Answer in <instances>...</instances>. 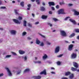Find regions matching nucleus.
<instances>
[{
    "label": "nucleus",
    "mask_w": 79,
    "mask_h": 79,
    "mask_svg": "<svg viewBox=\"0 0 79 79\" xmlns=\"http://www.w3.org/2000/svg\"><path fill=\"white\" fill-rule=\"evenodd\" d=\"M24 2H21L20 3V5H21V6H24Z\"/></svg>",
    "instance_id": "7c9ffc66"
},
{
    "label": "nucleus",
    "mask_w": 79,
    "mask_h": 79,
    "mask_svg": "<svg viewBox=\"0 0 79 79\" xmlns=\"http://www.w3.org/2000/svg\"><path fill=\"white\" fill-rule=\"evenodd\" d=\"M10 33L11 35H15L16 34V31L15 30H11L10 31Z\"/></svg>",
    "instance_id": "39448f33"
},
{
    "label": "nucleus",
    "mask_w": 79,
    "mask_h": 79,
    "mask_svg": "<svg viewBox=\"0 0 79 79\" xmlns=\"http://www.w3.org/2000/svg\"><path fill=\"white\" fill-rule=\"evenodd\" d=\"M12 54H13V55H17V54H16V53H15V52H12Z\"/></svg>",
    "instance_id": "49530a36"
},
{
    "label": "nucleus",
    "mask_w": 79,
    "mask_h": 79,
    "mask_svg": "<svg viewBox=\"0 0 79 79\" xmlns=\"http://www.w3.org/2000/svg\"><path fill=\"white\" fill-rule=\"evenodd\" d=\"M32 16L33 17H34L35 15H34V14H32Z\"/></svg>",
    "instance_id": "0e129e2a"
},
{
    "label": "nucleus",
    "mask_w": 79,
    "mask_h": 79,
    "mask_svg": "<svg viewBox=\"0 0 79 79\" xmlns=\"http://www.w3.org/2000/svg\"><path fill=\"white\" fill-rule=\"evenodd\" d=\"M47 55L46 54H44V56H43V60H45V59L47 58Z\"/></svg>",
    "instance_id": "f3484780"
},
{
    "label": "nucleus",
    "mask_w": 79,
    "mask_h": 79,
    "mask_svg": "<svg viewBox=\"0 0 79 79\" xmlns=\"http://www.w3.org/2000/svg\"><path fill=\"white\" fill-rule=\"evenodd\" d=\"M39 34L40 35V36H41V37H42L43 38H45L46 37L45 36L42 35V34L41 33H39Z\"/></svg>",
    "instance_id": "cd10ccee"
},
{
    "label": "nucleus",
    "mask_w": 79,
    "mask_h": 79,
    "mask_svg": "<svg viewBox=\"0 0 79 79\" xmlns=\"http://www.w3.org/2000/svg\"><path fill=\"white\" fill-rule=\"evenodd\" d=\"M57 65H60L61 63L60 62H57Z\"/></svg>",
    "instance_id": "37998d69"
},
{
    "label": "nucleus",
    "mask_w": 79,
    "mask_h": 79,
    "mask_svg": "<svg viewBox=\"0 0 79 79\" xmlns=\"http://www.w3.org/2000/svg\"><path fill=\"white\" fill-rule=\"evenodd\" d=\"M51 69L52 70H54V69H55V68H54V67H51Z\"/></svg>",
    "instance_id": "bf43d9fd"
},
{
    "label": "nucleus",
    "mask_w": 79,
    "mask_h": 79,
    "mask_svg": "<svg viewBox=\"0 0 79 79\" xmlns=\"http://www.w3.org/2000/svg\"><path fill=\"white\" fill-rule=\"evenodd\" d=\"M40 10L41 11H45V9L44 7H40Z\"/></svg>",
    "instance_id": "c85d7f7f"
},
{
    "label": "nucleus",
    "mask_w": 79,
    "mask_h": 79,
    "mask_svg": "<svg viewBox=\"0 0 79 79\" xmlns=\"http://www.w3.org/2000/svg\"><path fill=\"white\" fill-rule=\"evenodd\" d=\"M14 11H15V15H16V16H18V15H20V14L18 12H17L18 10H16V9L14 10Z\"/></svg>",
    "instance_id": "dca6fc26"
},
{
    "label": "nucleus",
    "mask_w": 79,
    "mask_h": 79,
    "mask_svg": "<svg viewBox=\"0 0 79 79\" xmlns=\"http://www.w3.org/2000/svg\"><path fill=\"white\" fill-rule=\"evenodd\" d=\"M4 74L3 73H0V77H2V76H3Z\"/></svg>",
    "instance_id": "3c124183"
},
{
    "label": "nucleus",
    "mask_w": 79,
    "mask_h": 79,
    "mask_svg": "<svg viewBox=\"0 0 79 79\" xmlns=\"http://www.w3.org/2000/svg\"><path fill=\"white\" fill-rule=\"evenodd\" d=\"M61 79H68V78L65 77H63L61 78Z\"/></svg>",
    "instance_id": "5fc2aeb1"
},
{
    "label": "nucleus",
    "mask_w": 79,
    "mask_h": 79,
    "mask_svg": "<svg viewBox=\"0 0 79 79\" xmlns=\"http://www.w3.org/2000/svg\"><path fill=\"white\" fill-rule=\"evenodd\" d=\"M60 34L62 36L66 37V33L64 31L61 30L60 31Z\"/></svg>",
    "instance_id": "7ed1b4c3"
},
{
    "label": "nucleus",
    "mask_w": 79,
    "mask_h": 79,
    "mask_svg": "<svg viewBox=\"0 0 79 79\" xmlns=\"http://www.w3.org/2000/svg\"><path fill=\"white\" fill-rule=\"evenodd\" d=\"M46 70L44 69L43 71L40 73V74H44V75H47Z\"/></svg>",
    "instance_id": "1a4fd4ad"
},
{
    "label": "nucleus",
    "mask_w": 79,
    "mask_h": 79,
    "mask_svg": "<svg viewBox=\"0 0 79 79\" xmlns=\"http://www.w3.org/2000/svg\"><path fill=\"white\" fill-rule=\"evenodd\" d=\"M40 41L38 39H37L36 40V44L39 45L40 44Z\"/></svg>",
    "instance_id": "a211bd4d"
},
{
    "label": "nucleus",
    "mask_w": 79,
    "mask_h": 79,
    "mask_svg": "<svg viewBox=\"0 0 79 79\" xmlns=\"http://www.w3.org/2000/svg\"><path fill=\"white\" fill-rule=\"evenodd\" d=\"M48 25H49V26H50V27H52V24L50 23H48Z\"/></svg>",
    "instance_id": "c03bdc74"
},
{
    "label": "nucleus",
    "mask_w": 79,
    "mask_h": 79,
    "mask_svg": "<svg viewBox=\"0 0 79 79\" xmlns=\"http://www.w3.org/2000/svg\"><path fill=\"white\" fill-rule=\"evenodd\" d=\"M24 59L25 61H26L27 60V57H26V56H25Z\"/></svg>",
    "instance_id": "79ce46f5"
},
{
    "label": "nucleus",
    "mask_w": 79,
    "mask_h": 79,
    "mask_svg": "<svg viewBox=\"0 0 79 79\" xmlns=\"http://www.w3.org/2000/svg\"><path fill=\"white\" fill-rule=\"evenodd\" d=\"M70 18V17H67L65 18L64 20H65V21H66V20H67V19H68L69 18Z\"/></svg>",
    "instance_id": "a19ab883"
},
{
    "label": "nucleus",
    "mask_w": 79,
    "mask_h": 79,
    "mask_svg": "<svg viewBox=\"0 0 79 79\" xmlns=\"http://www.w3.org/2000/svg\"><path fill=\"white\" fill-rule=\"evenodd\" d=\"M49 13L50 15H52V13H53L52 12V11H49Z\"/></svg>",
    "instance_id": "de8ad7c7"
},
{
    "label": "nucleus",
    "mask_w": 79,
    "mask_h": 79,
    "mask_svg": "<svg viewBox=\"0 0 79 79\" xmlns=\"http://www.w3.org/2000/svg\"><path fill=\"white\" fill-rule=\"evenodd\" d=\"M60 5H64V4H65V3H64V2H60Z\"/></svg>",
    "instance_id": "c9c22d12"
},
{
    "label": "nucleus",
    "mask_w": 79,
    "mask_h": 79,
    "mask_svg": "<svg viewBox=\"0 0 79 79\" xmlns=\"http://www.w3.org/2000/svg\"><path fill=\"white\" fill-rule=\"evenodd\" d=\"M73 45L70 44L69 46L68 50L69 51H72L73 50Z\"/></svg>",
    "instance_id": "9d476101"
},
{
    "label": "nucleus",
    "mask_w": 79,
    "mask_h": 79,
    "mask_svg": "<svg viewBox=\"0 0 79 79\" xmlns=\"http://www.w3.org/2000/svg\"><path fill=\"white\" fill-rule=\"evenodd\" d=\"M39 22H36L35 23V24L37 25V24H39Z\"/></svg>",
    "instance_id": "6e6d98bb"
},
{
    "label": "nucleus",
    "mask_w": 79,
    "mask_h": 79,
    "mask_svg": "<svg viewBox=\"0 0 79 79\" xmlns=\"http://www.w3.org/2000/svg\"><path fill=\"white\" fill-rule=\"evenodd\" d=\"M48 3L49 6H54V5H55V3H54L53 2H49Z\"/></svg>",
    "instance_id": "f8f14e48"
},
{
    "label": "nucleus",
    "mask_w": 79,
    "mask_h": 79,
    "mask_svg": "<svg viewBox=\"0 0 79 79\" xmlns=\"http://www.w3.org/2000/svg\"><path fill=\"white\" fill-rule=\"evenodd\" d=\"M1 9H6V7L5 6H2L0 7Z\"/></svg>",
    "instance_id": "ea45409f"
},
{
    "label": "nucleus",
    "mask_w": 79,
    "mask_h": 79,
    "mask_svg": "<svg viewBox=\"0 0 79 79\" xmlns=\"http://www.w3.org/2000/svg\"><path fill=\"white\" fill-rule=\"evenodd\" d=\"M56 8L57 9H58V8H59V5H57L56 6Z\"/></svg>",
    "instance_id": "a18cd8bd"
},
{
    "label": "nucleus",
    "mask_w": 79,
    "mask_h": 79,
    "mask_svg": "<svg viewBox=\"0 0 79 79\" xmlns=\"http://www.w3.org/2000/svg\"><path fill=\"white\" fill-rule=\"evenodd\" d=\"M73 77H74V74H71L69 76V78L70 79H73Z\"/></svg>",
    "instance_id": "aec40b11"
},
{
    "label": "nucleus",
    "mask_w": 79,
    "mask_h": 79,
    "mask_svg": "<svg viewBox=\"0 0 79 79\" xmlns=\"http://www.w3.org/2000/svg\"><path fill=\"white\" fill-rule=\"evenodd\" d=\"M53 20H54V21H56L58 20V19H57L55 18L53 19Z\"/></svg>",
    "instance_id": "603ef678"
},
{
    "label": "nucleus",
    "mask_w": 79,
    "mask_h": 79,
    "mask_svg": "<svg viewBox=\"0 0 79 79\" xmlns=\"http://www.w3.org/2000/svg\"><path fill=\"white\" fill-rule=\"evenodd\" d=\"M51 9H52V10H55V8L53 7H52Z\"/></svg>",
    "instance_id": "4d7b16f0"
},
{
    "label": "nucleus",
    "mask_w": 79,
    "mask_h": 79,
    "mask_svg": "<svg viewBox=\"0 0 79 79\" xmlns=\"http://www.w3.org/2000/svg\"><path fill=\"white\" fill-rule=\"evenodd\" d=\"M40 46L41 47H43V46H44V43L43 42H41L40 44Z\"/></svg>",
    "instance_id": "2f4dec72"
},
{
    "label": "nucleus",
    "mask_w": 79,
    "mask_h": 79,
    "mask_svg": "<svg viewBox=\"0 0 79 79\" xmlns=\"http://www.w3.org/2000/svg\"><path fill=\"white\" fill-rule=\"evenodd\" d=\"M29 71H30V69H27L24 71L23 73H26L27 72H29Z\"/></svg>",
    "instance_id": "bb28decb"
},
{
    "label": "nucleus",
    "mask_w": 79,
    "mask_h": 79,
    "mask_svg": "<svg viewBox=\"0 0 79 79\" xmlns=\"http://www.w3.org/2000/svg\"><path fill=\"white\" fill-rule=\"evenodd\" d=\"M5 69L7 72V74L8 76H12V73H11V70L9 69V68H5Z\"/></svg>",
    "instance_id": "f257e3e1"
},
{
    "label": "nucleus",
    "mask_w": 79,
    "mask_h": 79,
    "mask_svg": "<svg viewBox=\"0 0 79 79\" xmlns=\"http://www.w3.org/2000/svg\"><path fill=\"white\" fill-rule=\"evenodd\" d=\"M42 77L41 76H34L32 77V78L35 79H41Z\"/></svg>",
    "instance_id": "6e6552de"
},
{
    "label": "nucleus",
    "mask_w": 79,
    "mask_h": 79,
    "mask_svg": "<svg viewBox=\"0 0 79 79\" xmlns=\"http://www.w3.org/2000/svg\"><path fill=\"white\" fill-rule=\"evenodd\" d=\"M34 63H38V64H41L42 62L40 61H34Z\"/></svg>",
    "instance_id": "412c9836"
},
{
    "label": "nucleus",
    "mask_w": 79,
    "mask_h": 79,
    "mask_svg": "<svg viewBox=\"0 0 79 79\" xmlns=\"http://www.w3.org/2000/svg\"><path fill=\"white\" fill-rule=\"evenodd\" d=\"M76 71H77V72H79V69L77 70V69Z\"/></svg>",
    "instance_id": "774afa93"
},
{
    "label": "nucleus",
    "mask_w": 79,
    "mask_h": 79,
    "mask_svg": "<svg viewBox=\"0 0 79 79\" xmlns=\"http://www.w3.org/2000/svg\"><path fill=\"white\" fill-rule=\"evenodd\" d=\"M31 2H34V1H35V0H31ZM41 0H36V2L37 3V4H38V5H39V4H40V2H41Z\"/></svg>",
    "instance_id": "ddd939ff"
},
{
    "label": "nucleus",
    "mask_w": 79,
    "mask_h": 79,
    "mask_svg": "<svg viewBox=\"0 0 79 79\" xmlns=\"http://www.w3.org/2000/svg\"><path fill=\"white\" fill-rule=\"evenodd\" d=\"M12 21H13L14 22V23H15L16 24H19L21 23V21H19L18 20L15 19H13Z\"/></svg>",
    "instance_id": "20e7f679"
},
{
    "label": "nucleus",
    "mask_w": 79,
    "mask_h": 79,
    "mask_svg": "<svg viewBox=\"0 0 79 79\" xmlns=\"http://www.w3.org/2000/svg\"><path fill=\"white\" fill-rule=\"evenodd\" d=\"M76 56H77V54L76 53H73L71 55V58L73 59L76 58Z\"/></svg>",
    "instance_id": "423d86ee"
},
{
    "label": "nucleus",
    "mask_w": 79,
    "mask_h": 79,
    "mask_svg": "<svg viewBox=\"0 0 79 79\" xmlns=\"http://www.w3.org/2000/svg\"><path fill=\"white\" fill-rule=\"evenodd\" d=\"M62 56H63V54H60L59 56H57V57H58V58H60Z\"/></svg>",
    "instance_id": "e433bc0d"
},
{
    "label": "nucleus",
    "mask_w": 79,
    "mask_h": 79,
    "mask_svg": "<svg viewBox=\"0 0 79 79\" xmlns=\"http://www.w3.org/2000/svg\"><path fill=\"white\" fill-rule=\"evenodd\" d=\"M74 11L75 15H79V12H78L77 11L75 10H74Z\"/></svg>",
    "instance_id": "6ab92c4d"
},
{
    "label": "nucleus",
    "mask_w": 79,
    "mask_h": 79,
    "mask_svg": "<svg viewBox=\"0 0 79 79\" xmlns=\"http://www.w3.org/2000/svg\"><path fill=\"white\" fill-rule=\"evenodd\" d=\"M21 16H19L18 18L19 19V20H21L23 19V15H21Z\"/></svg>",
    "instance_id": "c756f323"
},
{
    "label": "nucleus",
    "mask_w": 79,
    "mask_h": 79,
    "mask_svg": "<svg viewBox=\"0 0 79 79\" xmlns=\"http://www.w3.org/2000/svg\"><path fill=\"white\" fill-rule=\"evenodd\" d=\"M73 65L74 67L76 68H78V64H77L75 62H73Z\"/></svg>",
    "instance_id": "2eb2a0df"
},
{
    "label": "nucleus",
    "mask_w": 79,
    "mask_h": 79,
    "mask_svg": "<svg viewBox=\"0 0 79 79\" xmlns=\"http://www.w3.org/2000/svg\"><path fill=\"white\" fill-rule=\"evenodd\" d=\"M74 35H75V33H73L69 36V37L70 38L73 37Z\"/></svg>",
    "instance_id": "a878e982"
},
{
    "label": "nucleus",
    "mask_w": 79,
    "mask_h": 79,
    "mask_svg": "<svg viewBox=\"0 0 79 79\" xmlns=\"http://www.w3.org/2000/svg\"><path fill=\"white\" fill-rule=\"evenodd\" d=\"M26 21H23V26H26Z\"/></svg>",
    "instance_id": "72a5a7b5"
},
{
    "label": "nucleus",
    "mask_w": 79,
    "mask_h": 79,
    "mask_svg": "<svg viewBox=\"0 0 79 79\" xmlns=\"http://www.w3.org/2000/svg\"><path fill=\"white\" fill-rule=\"evenodd\" d=\"M71 74V72H66L65 73V76H69V74Z\"/></svg>",
    "instance_id": "5701e85b"
},
{
    "label": "nucleus",
    "mask_w": 79,
    "mask_h": 79,
    "mask_svg": "<svg viewBox=\"0 0 79 79\" xmlns=\"http://www.w3.org/2000/svg\"><path fill=\"white\" fill-rule=\"evenodd\" d=\"M46 44H47V45H51V43L49 42V41H47Z\"/></svg>",
    "instance_id": "f704fd0d"
},
{
    "label": "nucleus",
    "mask_w": 79,
    "mask_h": 79,
    "mask_svg": "<svg viewBox=\"0 0 79 79\" xmlns=\"http://www.w3.org/2000/svg\"><path fill=\"white\" fill-rule=\"evenodd\" d=\"M27 40H31V39H32V38H31L30 37H28L27 38Z\"/></svg>",
    "instance_id": "09e8293b"
},
{
    "label": "nucleus",
    "mask_w": 79,
    "mask_h": 79,
    "mask_svg": "<svg viewBox=\"0 0 79 79\" xmlns=\"http://www.w3.org/2000/svg\"><path fill=\"white\" fill-rule=\"evenodd\" d=\"M21 73V71H19V72H17V74H19Z\"/></svg>",
    "instance_id": "864d4df0"
},
{
    "label": "nucleus",
    "mask_w": 79,
    "mask_h": 79,
    "mask_svg": "<svg viewBox=\"0 0 79 79\" xmlns=\"http://www.w3.org/2000/svg\"><path fill=\"white\" fill-rule=\"evenodd\" d=\"M11 56V55H7L6 56V58H10Z\"/></svg>",
    "instance_id": "473e14b6"
},
{
    "label": "nucleus",
    "mask_w": 79,
    "mask_h": 79,
    "mask_svg": "<svg viewBox=\"0 0 79 79\" xmlns=\"http://www.w3.org/2000/svg\"><path fill=\"white\" fill-rule=\"evenodd\" d=\"M65 43H66L67 44H68V43H69V42H68V41H65Z\"/></svg>",
    "instance_id": "052dcab7"
},
{
    "label": "nucleus",
    "mask_w": 79,
    "mask_h": 79,
    "mask_svg": "<svg viewBox=\"0 0 79 79\" xmlns=\"http://www.w3.org/2000/svg\"><path fill=\"white\" fill-rule=\"evenodd\" d=\"M3 29L2 28H0V30L1 31H2Z\"/></svg>",
    "instance_id": "69168bd1"
},
{
    "label": "nucleus",
    "mask_w": 79,
    "mask_h": 79,
    "mask_svg": "<svg viewBox=\"0 0 79 79\" xmlns=\"http://www.w3.org/2000/svg\"><path fill=\"white\" fill-rule=\"evenodd\" d=\"M60 47L59 46H57L56 48L55 51V53H56L59 52V51H60Z\"/></svg>",
    "instance_id": "0eeeda50"
},
{
    "label": "nucleus",
    "mask_w": 79,
    "mask_h": 79,
    "mask_svg": "<svg viewBox=\"0 0 79 79\" xmlns=\"http://www.w3.org/2000/svg\"><path fill=\"white\" fill-rule=\"evenodd\" d=\"M77 38L79 40V36L77 37Z\"/></svg>",
    "instance_id": "338daca9"
},
{
    "label": "nucleus",
    "mask_w": 79,
    "mask_h": 79,
    "mask_svg": "<svg viewBox=\"0 0 79 79\" xmlns=\"http://www.w3.org/2000/svg\"><path fill=\"white\" fill-rule=\"evenodd\" d=\"M28 26H29V27H31V26H32V24H31L30 23H29L28 24Z\"/></svg>",
    "instance_id": "8fccbe9b"
},
{
    "label": "nucleus",
    "mask_w": 79,
    "mask_h": 79,
    "mask_svg": "<svg viewBox=\"0 0 79 79\" xmlns=\"http://www.w3.org/2000/svg\"><path fill=\"white\" fill-rule=\"evenodd\" d=\"M42 5H43V6H45V4L44 2H43Z\"/></svg>",
    "instance_id": "680f3d73"
},
{
    "label": "nucleus",
    "mask_w": 79,
    "mask_h": 79,
    "mask_svg": "<svg viewBox=\"0 0 79 79\" xmlns=\"http://www.w3.org/2000/svg\"><path fill=\"white\" fill-rule=\"evenodd\" d=\"M26 34H27V33L26 32L24 31L23 33V35H25Z\"/></svg>",
    "instance_id": "4c0bfd02"
},
{
    "label": "nucleus",
    "mask_w": 79,
    "mask_h": 79,
    "mask_svg": "<svg viewBox=\"0 0 79 79\" xmlns=\"http://www.w3.org/2000/svg\"><path fill=\"white\" fill-rule=\"evenodd\" d=\"M52 74H55V72H51Z\"/></svg>",
    "instance_id": "e2e57ef3"
},
{
    "label": "nucleus",
    "mask_w": 79,
    "mask_h": 79,
    "mask_svg": "<svg viewBox=\"0 0 79 79\" xmlns=\"http://www.w3.org/2000/svg\"><path fill=\"white\" fill-rule=\"evenodd\" d=\"M19 52L20 55H23L25 53V52L22 50H20L19 51Z\"/></svg>",
    "instance_id": "4468645a"
},
{
    "label": "nucleus",
    "mask_w": 79,
    "mask_h": 79,
    "mask_svg": "<svg viewBox=\"0 0 79 79\" xmlns=\"http://www.w3.org/2000/svg\"><path fill=\"white\" fill-rule=\"evenodd\" d=\"M69 20L70 21V22L72 23H73V24H74V25H76V22L75 20L71 19H70Z\"/></svg>",
    "instance_id": "9b49d317"
},
{
    "label": "nucleus",
    "mask_w": 79,
    "mask_h": 79,
    "mask_svg": "<svg viewBox=\"0 0 79 79\" xmlns=\"http://www.w3.org/2000/svg\"><path fill=\"white\" fill-rule=\"evenodd\" d=\"M75 31L76 32H79V29H76L75 30Z\"/></svg>",
    "instance_id": "58836bf2"
},
{
    "label": "nucleus",
    "mask_w": 79,
    "mask_h": 79,
    "mask_svg": "<svg viewBox=\"0 0 79 79\" xmlns=\"http://www.w3.org/2000/svg\"><path fill=\"white\" fill-rule=\"evenodd\" d=\"M58 15H60V14H65L64 9H61L58 10Z\"/></svg>",
    "instance_id": "f03ea898"
},
{
    "label": "nucleus",
    "mask_w": 79,
    "mask_h": 79,
    "mask_svg": "<svg viewBox=\"0 0 79 79\" xmlns=\"http://www.w3.org/2000/svg\"><path fill=\"white\" fill-rule=\"evenodd\" d=\"M71 70L72 71H77V69L74 68V67H72L71 68Z\"/></svg>",
    "instance_id": "4be33fe9"
},
{
    "label": "nucleus",
    "mask_w": 79,
    "mask_h": 79,
    "mask_svg": "<svg viewBox=\"0 0 79 79\" xmlns=\"http://www.w3.org/2000/svg\"><path fill=\"white\" fill-rule=\"evenodd\" d=\"M48 17L47 15H43L42 17V19H46Z\"/></svg>",
    "instance_id": "393cba45"
},
{
    "label": "nucleus",
    "mask_w": 79,
    "mask_h": 79,
    "mask_svg": "<svg viewBox=\"0 0 79 79\" xmlns=\"http://www.w3.org/2000/svg\"><path fill=\"white\" fill-rule=\"evenodd\" d=\"M27 6L28 8H27V10H30V8H31V5L30 4H28L27 5Z\"/></svg>",
    "instance_id": "b1692460"
},
{
    "label": "nucleus",
    "mask_w": 79,
    "mask_h": 79,
    "mask_svg": "<svg viewBox=\"0 0 79 79\" xmlns=\"http://www.w3.org/2000/svg\"><path fill=\"white\" fill-rule=\"evenodd\" d=\"M69 6H73V4H69L68 5Z\"/></svg>",
    "instance_id": "13d9d810"
}]
</instances>
